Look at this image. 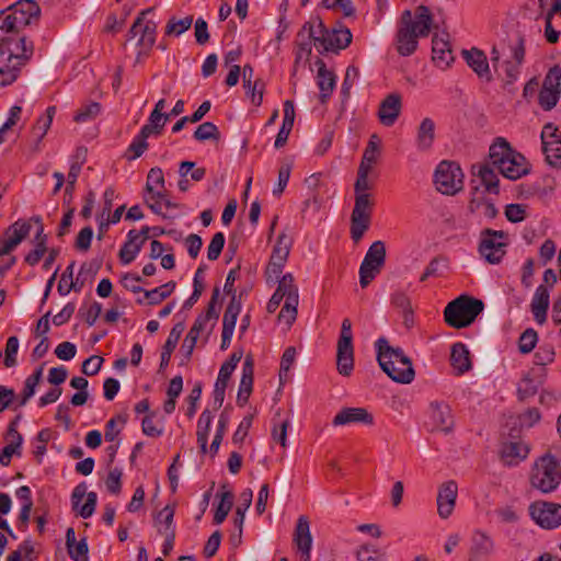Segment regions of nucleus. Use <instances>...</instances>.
<instances>
[{"label": "nucleus", "mask_w": 561, "mask_h": 561, "mask_svg": "<svg viewBox=\"0 0 561 561\" xmlns=\"http://www.w3.org/2000/svg\"><path fill=\"white\" fill-rule=\"evenodd\" d=\"M433 25V15L426 5H419L415 13L404 10L397 26V51L401 56H411L419 45V38L428 36Z\"/></svg>", "instance_id": "1"}, {"label": "nucleus", "mask_w": 561, "mask_h": 561, "mask_svg": "<svg viewBox=\"0 0 561 561\" xmlns=\"http://www.w3.org/2000/svg\"><path fill=\"white\" fill-rule=\"evenodd\" d=\"M73 268H75V261H72L66 268V271L62 273L57 290L59 295L66 296L70 293V290L78 291L79 288L76 287V283L73 282Z\"/></svg>", "instance_id": "48"}, {"label": "nucleus", "mask_w": 561, "mask_h": 561, "mask_svg": "<svg viewBox=\"0 0 561 561\" xmlns=\"http://www.w3.org/2000/svg\"><path fill=\"white\" fill-rule=\"evenodd\" d=\"M434 183L440 193L455 195L463 186L462 170L456 162L444 160L435 170Z\"/></svg>", "instance_id": "9"}, {"label": "nucleus", "mask_w": 561, "mask_h": 561, "mask_svg": "<svg viewBox=\"0 0 561 561\" xmlns=\"http://www.w3.org/2000/svg\"><path fill=\"white\" fill-rule=\"evenodd\" d=\"M538 335L537 332L534 329H527L525 330L518 341V348L520 353L528 354L530 353L537 343Z\"/></svg>", "instance_id": "53"}, {"label": "nucleus", "mask_w": 561, "mask_h": 561, "mask_svg": "<svg viewBox=\"0 0 561 561\" xmlns=\"http://www.w3.org/2000/svg\"><path fill=\"white\" fill-rule=\"evenodd\" d=\"M318 73H317V85L320 90L319 100L322 104H325L331 96L336 85V76L332 70H329L323 60L317 61Z\"/></svg>", "instance_id": "26"}, {"label": "nucleus", "mask_w": 561, "mask_h": 561, "mask_svg": "<svg viewBox=\"0 0 561 561\" xmlns=\"http://www.w3.org/2000/svg\"><path fill=\"white\" fill-rule=\"evenodd\" d=\"M149 135L146 131H139L138 135L133 139L131 144L128 146L125 157L127 160H135L142 156V153L148 149L147 138Z\"/></svg>", "instance_id": "42"}, {"label": "nucleus", "mask_w": 561, "mask_h": 561, "mask_svg": "<svg viewBox=\"0 0 561 561\" xmlns=\"http://www.w3.org/2000/svg\"><path fill=\"white\" fill-rule=\"evenodd\" d=\"M386 263V245L383 241H375L365 254L359 266V284L363 288L381 272Z\"/></svg>", "instance_id": "11"}, {"label": "nucleus", "mask_w": 561, "mask_h": 561, "mask_svg": "<svg viewBox=\"0 0 561 561\" xmlns=\"http://www.w3.org/2000/svg\"><path fill=\"white\" fill-rule=\"evenodd\" d=\"M240 311L241 300L237 297V295L233 294L224 314L222 329L234 331L236 322Z\"/></svg>", "instance_id": "38"}, {"label": "nucleus", "mask_w": 561, "mask_h": 561, "mask_svg": "<svg viewBox=\"0 0 561 561\" xmlns=\"http://www.w3.org/2000/svg\"><path fill=\"white\" fill-rule=\"evenodd\" d=\"M184 323L179 322L174 324L172 330L170 331V334L165 341V344L163 346V351L161 353V362H160V368H164L169 365L171 359V354L176 347V344L184 331Z\"/></svg>", "instance_id": "33"}, {"label": "nucleus", "mask_w": 561, "mask_h": 561, "mask_svg": "<svg viewBox=\"0 0 561 561\" xmlns=\"http://www.w3.org/2000/svg\"><path fill=\"white\" fill-rule=\"evenodd\" d=\"M458 493L457 483L453 480L443 483L437 494V513L442 518H448L456 504Z\"/></svg>", "instance_id": "21"}, {"label": "nucleus", "mask_w": 561, "mask_h": 561, "mask_svg": "<svg viewBox=\"0 0 561 561\" xmlns=\"http://www.w3.org/2000/svg\"><path fill=\"white\" fill-rule=\"evenodd\" d=\"M542 150L550 164H557L561 158V136L558 135V128L548 123L541 131Z\"/></svg>", "instance_id": "19"}, {"label": "nucleus", "mask_w": 561, "mask_h": 561, "mask_svg": "<svg viewBox=\"0 0 561 561\" xmlns=\"http://www.w3.org/2000/svg\"><path fill=\"white\" fill-rule=\"evenodd\" d=\"M529 449L520 442H508L501 448V458L506 466H516L527 457Z\"/></svg>", "instance_id": "30"}, {"label": "nucleus", "mask_w": 561, "mask_h": 561, "mask_svg": "<svg viewBox=\"0 0 561 561\" xmlns=\"http://www.w3.org/2000/svg\"><path fill=\"white\" fill-rule=\"evenodd\" d=\"M194 138L198 141H205V140H219L220 133L218 130V127L211 123V122H205L201 124L195 133Z\"/></svg>", "instance_id": "49"}, {"label": "nucleus", "mask_w": 561, "mask_h": 561, "mask_svg": "<svg viewBox=\"0 0 561 561\" xmlns=\"http://www.w3.org/2000/svg\"><path fill=\"white\" fill-rule=\"evenodd\" d=\"M432 59L436 66L446 68L453 61V51L446 34H435L432 39Z\"/></svg>", "instance_id": "27"}, {"label": "nucleus", "mask_w": 561, "mask_h": 561, "mask_svg": "<svg viewBox=\"0 0 561 561\" xmlns=\"http://www.w3.org/2000/svg\"><path fill=\"white\" fill-rule=\"evenodd\" d=\"M370 171L365 167H358L357 179L354 184L355 196L371 195L368 193L374 187V183L368 178Z\"/></svg>", "instance_id": "43"}, {"label": "nucleus", "mask_w": 561, "mask_h": 561, "mask_svg": "<svg viewBox=\"0 0 561 561\" xmlns=\"http://www.w3.org/2000/svg\"><path fill=\"white\" fill-rule=\"evenodd\" d=\"M291 239L285 233H279L271 256L272 261L285 264L291 248Z\"/></svg>", "instance_id": "39"}, {"label": "nucleus", "mask_w": 561, "mask_h": 561, "mask_svg": "<svg viewBox=\"0 0 561 561\" xmlns=\"http://www.w3.org/2000/svg\"><path fill=\"white\" fill-rule=\"evenodd\" d=\"M359 77V70L355 66H348L346 69L345 78L343 80L342 87H341V93L344 96V99L350 98V91L354 84V82Z\"/></svg>", "instance_id": "60"}, {"label": "nucleus", "mask_w": 561, "mask_h": 561, "mask_svg": "<svg viewBox=\"0 0 561 561\" xmlns=\"http://www.w3.org/2000/svg\"><path fill=\"white\" fill-rule=\"evenodd\" d=\"M293 540L297 547L299 561H310L312 536L310 533V522L306 515L298 517Z\"/></svg>", "instance_id": "18"}, {"label": "nucleus", "mask_w": 561, "mask_h": 561, "mask_svg": "<svg viewBox=\"0 0 561 561\" xmlns=\"http://www.w3.org/2000/svg\"><path fill=\"white\" fill-rule=\"evenodd\" d=\"M435 140V122L431 117H424L417 129L415 145L420 151H428Z\"/></svg>", "instance_id": "29"}, {"label": "nucleus", "mask_w": 561, "mask_h": 561, "mask_svg": "<svg viewBox=\"0 0 561 561\" xmlns=\"http://www.w3.org/2000/svg\"><path fill=\"white\" fill-rule=\"evenodd\" d=\"M561 95V68L556 65L547 72L538 101L545 111L552 110L559 102Z\"/></svg>", "instance_id": "12"}, {"label": "nucleus", "mask_w": 561, "mask_h": 561, "mask_svg": "<svg viewBox=\"0 0 561 561\" xmlns=\"http://www.w3.org/2000/svg\"><path fill=\"white\" fill-rule=\"evenodd\" d=\"M254 364L252 357L248 356L242 365V376L239 390L242 392H252L253 389Z\"/></svg>", "instance_id": "45"}, {"label": "nucleus", "mask_w": 561, "mask_h": 561, "mask_svg": "<svg viewBox=\"0 0 561 561\" xmlns=\"http://www.w3.org/2000/svg\"><path fill=\"white\" fill-rule=\"evenodd\" d=\"M34 54V43L19 36L16 46L0 50V87L14 83Z\"/></svg>", "instance_id": "4"}, {"label": "nucleus", "mask_w": 561, "mask_h": 561, "mask_svg": "<svg viewBox=\"0 0 561 561\" xmlns=\"http://www.w3.org/2000/svg\"><path fill=\"white\" fill-rule=\"evenodd\" d=\"M530 307L535 320L539 324H542L546 321L547 310L549 308V290L545 285L537 287Z\"/></svg>", "instance_id": "31"}, {"label": "nucleus", "mask_w": 561, "mask_h": 561, "mask_svg": "<svg viewBox=\"0 0 561 561\" xmlns=\"http://www.w3.org/2000/svg\"><path fill=\"white\" fill-rule=\"evenodd\" d=\"M193 24V16L187 15L183 19L171 18L165 26V35L180 36L191 28Z\"/></svg>", "instance_id": "44"}, {"label": "nucleus", "mask_w": 561, "mask_h": 561, "mask_svg": "<svg viewBox=\"0 0 561 561\" xmlns=\"http://www.w3.org/2000/svg\"><path fill=\"white\" fill-rule=\"evenodd\" d=\"M489 160L492 167L508 180H518L527 175L530 171V165L526 158L514 150L504 138L497 140L490 146Z\"/></svg>", "instance_id": "3"}, {"label": "nucleus", "mask_w": 561, "mask_h": 561, "mask_svg": "<svg viewBox=\"0 0 561 561\" xmlns=\"http://www.w3.org/2000/svg\"><path fill=\"white\" fill-rule=\"evenodd\" d=\"M213 422V415L209 410H204L202 414L199 415L198 422H197V431L196 436L197 438H208V434L210 431V425Z\"/></svg>", "instance_id": "64"}, {"label": "nucleus", "mask_w": 561, "mask_h": 561, "mask_svg": "<svg viewBox=\"0 0 561 561\" xmlns=\"http://www.w3.org/2000/svg\"><path fill=\"white\" fill-rule=\"evenodd\" d=\"M102 312V305L98 301L92 302L85 310L83 307L79 309V314L84 319L89 327H92Z\"/></svg>", "instance_id": "62"}, {"label": "nucleus", "mask_w": 561, "mask_h": 561, "mask_svg": "<svg viewBox=\"0 0 561 561\" xmlns=\"http://www.w3.org/2000/svg\"><path fill=\"white\" fill-rule=\"evenodd\" d=\"M430 419L432 431H439L446 434L453 431L454 417L448 404L443 402H432L430 405Z\"/></svg>", "instance_id": "20"}, {"label": "nucleus", "mask_w": 561, "mask_h": 561, "mask_svg": "<svg viewBox=\"0 0 561 561\" xmlns=\"http://www.w3.org/2000/svg\"><path fill=\"white\" fill-rule=\"evenodd\" d=\"M151 11L152 8L142 10L134 21L127 35L128 39H131L137 35H140L138 45L146 49H150L156 42L157 25L153 21L146 20V15Z\"/></svg>", "instance_id": "15"}, {"label": "nucleus", "mask_w": 561, "mask_h": 561, "mask_svg": "<svg viewBox=\"0 0 561 561\" xmlns=\"http://www.w3.org/2000/svg\"><path fill=\"white\" fill-rule=\"evenodd\" d=\"M494 552V540L486 533L476 530L471 536L468 561H488Z\"/></svg>", "instance_id": "17"}, {"label": "nucleus", "mask_w": 561, "mask_h": 561, "mask_svg": "<svg viewBox=\"0 0 561 561\" xmlns=\"http://www.w3.org/2000/svg\"><path fill=\"white\" fill-rule=\"evenodd\" d=\"M218 312L213 309L211 306H208L206 313L199 314L192 325L191 330L188 331L190 334H193L194 336H199L201 332H203L206 328V324L211 319H218Z\"/></svg>", "instance_id": "51"}, {"label": "nucleus", "mask_w": 561, "mask_h": 561, "mask_svg": "<svg viewBox=\"0 0 561 561\" xmlns=\"http://www.w3.org/2000/svg\"><path fill=\"white\" fill-rule=\"evenodd\" d=\"M174 506L167 505L154 515V527L159 534H168V531H175L173 525Z\"/></svg>", "instance_id": "36"}, {"label": "nucleus", "mask_w": 561, "mask_h": 561, "mask_svg": "<svg viewBox=\"0 0 561 561\" xmlns=\"http://www.w3.org/2000/svg\"><path fill=\"white\" fill-rule=\"evenodd\" d=\"M401 112V96L397 93L387 95L379 105L378 118L383 126H392Z\"/></svg>", "instance_id": "25"}, {"label": "nucleus", "mask_w": 561, "mask_h": 561, "mask_svg": "<svg viewBox=\"0 0 561 561\" xmlns=\"http://www.w3.org/2000/svg\"><path fill=\"white\" fill-rule=\"evenodd\" d=\"M482 300L461 295L450 301L444 310L445 322L455 329L469 327L476 318L483 311Z\"/></svg>", "instance_id": "6"}, {"label": "nucleus", "mask_w": 561, "mask_h": 561, "mask_svg": "<svg viewBox=\"0 0 561 561\" xmlns=\"http://www.w3.org/2000/svg\"><path fill=\"white\" fill-rule=\"evenodd\" d=\"M253 492L251 489H245L240 494L241 504L236 510L234 526L239 530V536L242 534V527L244 523V515L248 508L252 504Z\"/></svg>", "instance_id": "40"}, {"label": "nucleus", "mask_w": 561, "mask_h": 561, "mask_svg": "<svg viewBox=\"0 0 561 561\" xmlns=\"http://www.w3.org/2000/svg\"><path fill=\"white\" fill-rule=\"evenodd\" d=\"M67 550L73 561H89V547L85 538L77 541L70 548H67Z\"/></svg>", "instance_id": "55"}, {"label": "nucleus", "mask_w": 561, "mask_h": 561, "mask_svg": "<svg viewBox=\"0 0 561 561\" xmlns=\"http://www.w3.org/2000/svg\"><path fill=\"white\" fill-rule=\"evenodd\" d=\"M19 351V339L16 336H10L5 344L4 365L8 368L16 365V354Z\"/></svg>", "instance_id": "57"}, {"label": "nucleus", "mask_w": 561, "mask_h": 561, "mask_svg": "<svg viewBox=\"0 0 561 561\" xmlns=\"http://www.w3.org/2000/svg\"><path fill=\"white\" fill-rule=\"evenodd\" d=\"M277 282L278 286L275 291L280 296L286 297L290 294L298 293V287L294 283L293 274L287 273L283 275L282 278Z\"/></svg>", "instance_id": "59"}, {"label": "nucleus", "mask_w": 561, "mask_h": 561, "mask_svg": "<svg viewBox=\"0 0 561 561\" xmlns=\"http://www.w3.org/2000/svg\"><path fill=\"white\" fill-rule=\"evenodd\" d=\"M23 443V437L18 436V440H11L2 450L0 456V463L4 467L9 466L13 455H20V448Z\"/></svg>", "instance_id": "58"}, {"label": "nucleus", "mask_w": 561, "mask_h": 561, "mask_svg": "<svg viewBox=\"0 0 561 561\" xmlns=\"http://www.w3.org/2000/svg\"><path fill=\"white\" fill-rule=\"evenodd\" d=\"M306 31H308V38H313L318 49L321 48L323 51L344 49L352 42V33L348 28L329 31L319 18L306 22L298 32V36H304Z\"/></svg>", "instance_id": "5"}, {"label": "nucleus", "mask_w": 561, "mask_h": 561, "mask_svg": "<svg viewBox=\"0 0 561 561\" xmlns=\"http://www.w3.org/2000/svg\"><path fill=\"white\" fill-rule=\"evenodd\" d=\"M87 484L81 482L71 494L72 510L82 518H89L93 515L98 502L96 493L87 492Z\"/></svg>", "instance_id": "16"}, {"label": "nucleus", "mask_w": 561, "mask_h": 561, "mask_svg": "<svg viewBox=\"0 0 561 561\" xmlns=\"http://www.w3.org/2000/svg\"><path fill=\"white\" fill-rule=\"evenodd\" d=\"M462 56L467 65L477 73L480 79L486 82L492 81V75L485 54L478 48L463 50Z\"/></svg>", "instance_id": "24"}, {"label": "nucleus", "mask_w": 561, "mask_h": 561, "mask_svg": "<svg viewBox=\"0 0 561 561\" xmlns=\"http://www.w3.org/2000/svg\"><path fill=\"white\" fill-rule=\"evenodd\" d=\"M101 112V105L98 102H91L82 105L73 116V121L78 124L87 123L94 119Z\"/></svg>", "instance_id": "46"}, {"label": "nucleus", "mask_w": 561, "mask_h": 561, "mask_svg": "<svg viewBox=\"0 0 561 561\" xmlns=\"http://www.w3.org/2000/svg\"><path fill=\"white\" fill-rule=\"evenodd\" d=\"M531 518L542 528L552 529L561 525V505L537 501L529 506Z\"/></svg>", "instance_id": "14"}, {"label": "nucleus", "mask_w": 561, "mask_h": 561, "mask_svg": "<svg viewBox=\"0 0 561 561\" xmlns=\"http://www.w3.org/2000/svg\"><path fill=\"white\" fill-rule=\"evenodd\" d=\"M232 499L233 495L231 492H222L220 494V502L216 508L215 515H214V523L219 525L221 524L227 515L229 514L231 507H232Z\"/></svg>", "instance_id": "47"}, {"label": "nucleus", "mask_w": 561, "mask_h": 561, "mask_svg": "<svg viewBox=\"0 0 561 561\" xmlns=\"http://www.w3.org/2000/svg\"><path fill=\"white\" fill-rule=\"evenodd\" d=\"M352 423L373 425L374 416L365 408H343L332 421L334 426L348 425Z\"/></svg>", "instance_id": "22"}, {"label": "nucleus", "mask_w": 561, "mask_h": 561, "mask_svg": "<svg viewBox=\"0 0 561 561\" xmlns=\"http://www.w3.org/2000/svg\"><path fill=\"white\" fill-rule=\"evenodd\" d=\"M164 183L165 181L162 169L156 167L149 170L147 175L146 190L150 196H152V193L157 192L154 191V187H160V191H165Z\"/></svg>", "instance_id": "50"}, {"label": "nucleus", "mask_w": 561, "mask_h": 561, "mask_svg": "<svg viewBox=\"0 0 561 561\" xmlns=\"http://www.w3.org/2000/svg\"><path fill=\"white\" fill-rule=\"evenodd\" d=\"M82 164H83V160L82 161H76V162H73L70 165V169H69V172H68L67 185H66V188H65V194L67 196H69V197H72V195H73L75 185H76L78 176H79V174L81 172Z\"/></svg>", "instance_id": "61"}, {"label": "nucleus", "mask_w": 561, "mask_h": 561, "mask_svg": "<svg viewBox=\"0 0 561 561\" xmlns=\"http://www.w3.org/2000/svg\"><path fill=\"white\" fill-rule=\"evenodd\" d=\"M141 131H146L147 135H160L163 130L162 127V121H161V113L157 111H152L149 115L148 123L145 124L141 129Z\"/></svg>", "instance_id": "54"}, {"label": "nucleus", "mask_w": 561, "mask_h": 561, "mask_svg": "<svg viewBox=\"0 0 561 561\" xmlns=\"http://www.w3.org/2000/svg\"><path fill=\"white\" fill-rule=\"evenodd\" d=\"M477 175L480 178L481 183L485 186V190L490 193H499V178L494 172V167L489 162L480 165Z\"/></svg>", "instance_id": "37"}, {"label": "nucleus", "mask_w": 561, "mask_h": 561, "mask_svg": "<svg viewBox=\"0 0 561 561\" xmlns=\"http://www.w3.org/2000/svg\"><path fill=\"white\" fill-rule=\"evenodd\" d=\"M506 234L490 228L480 233L479 253L490 264H499L506 253Z\"/></svg>", "instance_id": "10"}, {"label": "nucleus", "mask_w": 561, "mask_h": 561, "mask_svg": "<svg viewBox=\"0 0 561 561\" xmlns=\"http://www.w3.org/2000/svg\"><path fill=\"white\" fill-rule=\"evenodd\" d=\"M233 370L230 365H221L214 387V404L216 409L221 408L225 400V392Z\"/></svg>", "instance_id": "32"}, {"label": "nucleus", "mask_w": 561, "mask_h": 561, "mask_svg": "<svg viewBox=\"0 0 561 561\" xmlns=\"http://www.w3.org/2000/svg\"><path fill=\"white\" fill-rule=\"evenodd\" d=\"M138 236L137 230H130L127 233V241L124 243L118 254L123 264L131 263L140 252V243H137Z\"/></svg>", "instance_id": "34"}, {"label": "nucleus", "mask_w": 561, "mask_h": 561, "mask_svg": "<svg viewBox=\"0 0 561 561\" xmlns=\"http://www.w3.org/2000/svg\"><path fill=\"white\" fill-rule=\"evenodd\" d=\"M5 11L19 31L37 23L41 18V8L34 0H19L5 8Z\"/></svg>", "instance_id": "13"}, {"label": "nucleus", "mask_w": 561, "mask_h": 561, "mask_svg": "<svg viewBox=\"0 0 561 561\" xmlns=\"http://www.w3.org/2000/svg\"><path fill=\"white\" fill-rule=\"evenodd\" d=\"M450 365L457 376H461L472 368L470 352L463 343L457 342L451 346Z\"/></svg>", "instance_id": "28"}, {"label": "nucleus", "mask_w": 561, "mask_h": 561, "mask_svg": "<svg viewBox=\"0 0 561 561\" xmlns=\"http://www.w3.org/2000/svg\"><path fill=\"white\" fill-rule=\"evenodd\" d=\"M336 368L342 376H351L354 369V347H336Z\"/></svg>", "instance_id": "35"}, {"label": "nucleus", "mask_w": 561, "mask_h": 561, "mask_svg": "<svg viewBox=\"0 0 561 561\" xmlns=\"http://www.w3.org/2000/svg\"><path fill=\"white\" fill-rule=\"evenodd\" d=\"M30 221H25L22 219H19L14 224L9 226L4 232L5 240L1 241L3 243L2 252L9 254L30 234Z\"/></svg>", "instance_id": "23"}, {"label": "nucleus", "mask_w": 561, "mask_h": 561, "mask_svg": "<svg viewBox=\"0 0 561 561\" xmlns=\"http://www.w3.org/2000/svg\"><path fill=\"white\" fill-rule=\"evenodd\" d=\"M225 245V234L217 232L213 236L210 243L207 248V257L209 261H215L220 256V253Z\"/></svg>", "instance_id": "56"}, {"label": "nucleus", "mask_w": 561, "mask_h": 561, "mask_svg": "<svg viewBox=\"0 0 561 561\" xmlns=\"http://www.w3.org/2000/svg\"><path fill=\"white\" fill-rule=\"evenodd\" d=\"M290 172H291V165L289 163H284L280 165V168L278 170V181H277L276 186L273 190V194L275 196H280L283 194V192L289 181Z\"/></svg>", "instance_id": "63"}, {"label": "nucleus", "mask_w": 561, "mask_h": 561, "mask_svg": "<svg viewBox=\"0 0 561 561\" xmlns=\"http://www.w3.org/2000/svg\"><path fill=\"white\" fill-rule=\"evenodd\" d=\"M55 113H56V107L48 106L45 115L41 116L37 119L35 126H34V134L38 137L39 140L46 135V133L50 128Z\"/></svg>", "instance_id": "52"}, {"label": "nucleus", "mask_w": 561, "mask_h": 561, "mask_svg": "<svg viewBox=\"0 0 561 561\" xmlns=\"http://www.w3.org/2000/svg\"><path fill=\"white\" fill-rule=\"evenodd\" d=\"M530 484L542 493L553 492L561 482V468L559 461L551 454L538 458L530 472Z\"/></svg>", "instance_id": "7"}, {"label": "nucleus", "mask_w": 561, "mask_h": 561, "mask_svg": "<svg viewBox=\"0 0 561 561\" xmlns=\"http://www.w3.org/2000/svg\"><path fill=\"white\" fill-rule=\"evenodd\" d=\"M374 208L371 195L355 196L354 208L351 214V238L358 243L369 229Z\"/></svg>", "instance_id": "8"}, {"label": "nucleus", "mask_w": 561, "mask_h": 561, "mask_svg": "<svg viewBox=\"0 0 561 561\" xmlns=\"http://www.w3.org/2000/svg\"><path fill=\"white\" fill-rule=\"evenodd\" d=\"M379 153V138L377 135H371L368 145L364 151L359 167H365L367 170H371L377 161Z\"/></svg>", "instance_id": "41"}, {"label": "nucleus", "mask_w": 561, "mask_h": 561, "mask_svg": "<svg viewBox=\"0 0 561 561\" xmlns=\"http://www.w3.org/2000/svg\"><path fill=\"white\" fill-rule=\"evenodd\" d=\"M377 360L380 368L396 382L410 383L415 376L411 359L400 347L389 345L387 339L376 341Z\"/></svg>", "instance_id": "2"}]
</instances>
